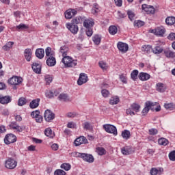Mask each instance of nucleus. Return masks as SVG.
Here are the masks:
<instances>
[{
    "label": "nucleus",
    "mask_w": 175,
    "mask_h": 175,
    "mask_svg": "<svg viewBox=\"0 0 175 175\" xmlns=\"http://www.w3.org/2000/svg\"><path fill=\"white\" fill-rule=\"evenodd\" d=\"M169 40H175V33H170L167 36Z\"/></svg>",
    "instance_id": "nucleus-64"
},
{
    "label": "nucleus",
    "mask_w": 175,
    "mask_h": 175,
    "mask_svg": "<svg viewBox=\"0 0 175 175\" xmlns=\"http://www.w3.org/2000/svg\"><path fill=\"white\" fill-rule=\"evenodd\" d=\"M137 76H139V71L137 70H134L131 74V79L136 81L137 80Z\"/></svg>",
    "instance_id": "nucleus-43"
},
{
    "label": "nucleus",
    "mask_w": 175,
    "mask_h": 175,
    "mask_svg": "<svg viewBox=\"0 0 175 175\" xmlns=\"http://www.w3.org/2000/svg\"><path fill=\"white\" fill-rule=\"evenodd\" d=\"M36 57L42 59L44 57V49H38L36 51Z\"/></svg>",
    "instance_id": "nucleus-25"
},
{
    "label": "nucleus",
    "mask_w": 175,
    "mask_h": 175,
    "mask_svg": "<svg viewBox=\"0 0 175 175\" xmlns=\"http://www.w3.org/2000/svg\"><path fill=\"white\" fill-rule=\"evenodd\" d=\"M77 14V11L73 9H69L65 12V17L67 20L72 18L74 16Z\"/></svg>",
    "instance_id": "nucleus-14"
},
{
    "label": "nucleus",
    "mask_w": 175,
    "mask_h": 175,
    "mask_svg": "<svg viewBox=\"0 0 175 175\" xmlns=\"http://www.w3.org/2000/svg\"><path fill=\"white\" fill-rule=\"evenodd\" d=\"M45 94L46 98H49V99H51V98H54V92H53L52 90L47 91Z\"/></svg>",
    "instance_id": "nucleus-57"
},
{
    "label": "nucleus",
    "mask_w": 175,
    "mask_h": 175,
    "mask_svg": "<svg viewBox=\"0 0 175 175\" xmlns=\"http://www.w3.org/2000/svg\"><path fill=\"white\" fill-rule=\"evenodd\" d=\"M31 68L33 72H35V73H38V75L40 74L42 72V66L38 63H33Z\"/></svg>",
    "instance_id": "nucleus-19"
},
{
    "label": "nucleus",
    "mask_w": 175,
    "mask_h": 175,
    "mask_svg": "<svg viewBox=\"0 0 175 175\" xmlns=\"http://www.w3.org/2000/svg\"><path fill=\"white\" fill-rule=\"evenodd\" d=\"M152 51L154 54H161L163 52V49L159 46H157L152 49Z\"/></svg>",
    "instance_id": "nucleus-37"
},
{
    "label": "nucleus",
    "mask_w": 175,
    "mask_h": 175,
    "mask_svg": "<svg viewBox=\"0 0 175 175\" xmlns=\"http://www.w3.org/2000/svg\"><path fill=\"white\" fill-rule=\"evenodd\" d=\"M158 143L160 146H167L169 141L166 138L162 137L158 139Z\"/></svg>",
    "instance_id": "nucleus-38"
},
{
    "label": "nucleus",
    "mask_w": 175,
    "mask_h": 175,
    "mask_svg": "<svg viewBox=\"0 0 175 175\" xmlns=\"http://www.w3.org/2000/svg\"><path fill=\"white\" fill-rule=\"evenodd\" d=\"M67 128H70L71 129H75V128H76V124L73 122H70L67 124Z\"/></svg>",
    "instance_id": "nucleus-63"
},
{
    "label": "nucleus",
    "mask_w": 175,
    "mask_h": 175,
    "mask_svg": "<svg viewBox=\"0 0 175 175\" xmlns=\"http://www.w3.org/2000/svg\"><path fill=\"white\" fill-rule=\"evenodd\" d=\"M62 62L67 68H75L77 65V60H75L72 57L66 55L63 56Z\"/></svg>",
    "instance_id": "nucleus-1"
},
{
    "label": "nucleus",
    "mask_w": 175,
    "mask_h": 175,
    "mask_svg": "<svg viewBox=\"0 0 175 175\" xmlns=\"http://www.w3.org/2000/svg\"><path fill=\"white\" fill-rule=\"evenodd\" d=\"M150 77V74L147 72H140L138 75V79H139L141 81H147V80H149Z\"/></svg>",
    "instance_id": "nucleus-20"
},
{
    "label": "nucleus",
    "mask_w": 175,
    "mask_h": 175,
    "mask_svg": "<svg viewBox=\"0 0 175 175\" xmlns=\"http://www.w3.org/2000/svg\"><path fill=\"white\" fill-rule=\"evenodd\" d=\"M151 103H156L154 105H151L150 110H152V111H154V110L157 112L158 111H161V105H159V103H157V102H151Z\"/></svg>",
    "instance_id": "nucleus-31"
},
{
    "label": "nucleus",
    "mask_w": 175,
    "mask_h": 175,
    "mask_svg": "<svg viewBox=\"0 0 175 175\" xmlns=\"http://www.w3.org/2000/svg\"><path fill=\"white\" fill-rule=\"evenodd\" d=\"M122 137L125 140H128V139H129V137H131V131H129L128 130L123 131L122 132Z\"/></svg>",
    "instance_id": "nucleus-36"
},
{
    "label": "nucleus",
    "mask_w": 175,
    "mask_h": 175,
    "mask_svg": "<svg viewBox=\"0 0 175 175\" xmlns=\"http://www.w3.org/2000/svg\"><path fill=\"white\" fill-rule=\"evenodd\" d=\"M127 16H129V20H131V21H132L133 18H135V13L131 10H129L127 12Z\"/></svg>",
    "instance_id": "nucleus-54"
},
{
    "label": "nucleus",
    "mask_w": 175,
    "mask_h": 175,
    "mask_svg": "<svg viewBox=\"0 0 175 175\" xmlns=\"http://www.w3.org/2000/svg\"><path fill=\"white\" fill-rule=\"evenodd\" d=\"M120 103V98L118 96H116L113 97H111L109 100V104L110 105H118Z\"/></svg>",
    "instance_id": "nucleus-35"
},
{
    "label": "nucleus",
    "mask_w": 175,
    "mask_h": 175,
    "mask_svg": "<svg viewBox=\"0 0 175 175\" xmlns=\"http://www.w3.org/2000/svg\"><path fill=\"white\" fill-rule=\"evenodd\" d=\"M121 152L123 155H130V154L135 152V150L131 146H125L122 148Z\"/></svg>",
    "instance_id": "nucleus-16"
},
{
    "label": "nucleus",
    "mask_w": 175,
    "mask_h": 175,
    "mask_svg": "<svg viewBox=\"0 0 175 175\" xmlns=\"http://www.w3.org/2000/svg\"><path fill=\"white\" fill-rule=\"evenodd\" d=\"M8 83L11 85H18L23 83V78L18 77H12L8 79Z\"/></svg>",
    "instance_id": "nucleus-6"
},
{
    "label": "nucleus",
    "mask_w": 175,
    "mask_h": 175,
    "mask_svg": "<svg viewBox=\"0 0 175 175\" xmlns=\"http://www.w3.org/2000/svg\"><path fill=\"white\" fill-rule=\"evenodd\" d=\"M16 29L23 30L28 29V26L25 24H20L16 27Z\"/></svg>",
    "instance_id": "nucleus-52"
},
{
    "label": "nucleus",
    "mask_w": 175,
    "mask_h": 175,
    "mask_svg": "<svg viewBox=\"0 0 175 175\" xmlns=\"http://www.w3.org/2000/svg\"><path fill=\"white\" fill-rule=\"evenodd\" d=\"M40 115V112L39 111H33L31 113V116L33 117V118H36L38 116Z\"/></svg>",
    "instance_id": "nucleus-60"
},
{
    "label": "nucleus",
    "mask_w": 175,
    "mask_h": 175,
    "mask_svg": "<svg viewBox=\"0 0 175 175\" xmlns=\"http://www.w3.org/2000/svg\"><path fill=\"white\" fill-rule=\"evenodd\" d=\"M169 159H170V161H175V150L171 152L169 154Z\"/></svg>",
    "instance_id": "nucleus-62"
},
{
    "label": "nucleus",
    "mask_w": 175,
    "mask_h": 175,
    "mask_svg": "<svg viewBox=\"0 0 175 175\" xmlns=\"http://www.w3.org/2000/svg\"><path fill=\"white\" fill-rule=\"evenodd\" d=\"M54 175H66V172L62 170H56Z\"/></svg>",
    "instance_id": "nucleus-58"
},
{
    "label": "nucleus",
    "mask_w": 175,
    "mask_h": 175,
    "mask_svg": "<svg viewBox=\"0 0 175 175\" xmlns=\"http://www.w3.org/2000/svg\"><path fill=\"white\" fill-rule=\"evenodd\" d=\"M98 65L101 69L103 70H107L109 66H107V64L103 61H100L98 62Z\"/></svg>",
    "instance_id": "nucleus-44"
},
{
    "label": "nucleus",
    "mask_w": 175,
    "mask_h": 175,
    "mask_svg": "<svg viewBox=\"0 0 175 175\" xmlns=\"http://www.w3.org/2000/svg\"><path fill=\"white\" fill-rule=\"evenodd\" d=\"M17 166V162L16 160L9 158L7 161H5V167L7 169H14Z\"/></svg>",
    "instance_id": "nucleus-8"
},
{
    "label": "nucleus",
    "mask_w": 175,
    "mask_h": 175,
    "mask_svg": "<svg viewBox=\"0 0 175 175\" xmlns=\"http://www.w3.org/2000/svg\"><path fill=\"white\" fill-rule=\"evenodd\" d=\"M17 142V137L14 134H7L4 138V143L5 144H11V143H16Z\"/></svg>",
    "instance_id": "nucleus-5"
},
{
    "label": "nucleus",
    "mask_w": 175,
    "mask_h": 175,
    "mask_svg": "<svg viewBox=\"0 0 175 175\" xmlns=\"http://www.w3.org/2000/svg\"><path fill=\"white\" fill-rule=\"evenodd\" d=\"M46 62L48 66H55V64H57V60L55 59V57H54V56H50L47 58Z\"/></svg>",
    "instance_id": "nucleus-22"
},
{
    "label": "nucleus",
    "mask_w": 175,
    "mask_h": 175,
    "mask_svg": "<svg viewBox=\"0 0 175 175\" xmlns=\"http://www.w3.org/2000/svg\"><path fill=\"white\" fill-rule=\"evenodd\" d=\"M10 102H12V96H0V103H1V105H8V103H10Z\"/></svg>",
    "instance_id": "nucleus-18"
},
{
    "label": "nucleus",
    "mask_w": 175,
    "mask_h": 175,
    "mask_svg": "<svg viewBox=\"0 0 175 175\" xmlns=\"http://www.w3.org/2000/svg\"><path fill=\"white\" fill-rule=\"evenodd\" d=\"M149 135H155L158 134V130L157 129H150L148 131Z\"/></svg>",
    "instance_id": "nucleus-59"
},
{
    "label": "nucleus",
    "mask_w": 175,
    "mask_h": 175,
    "mask_svg": "<svg viewBox=\"0 0 175 175\" xmlns=\"http://www.w3.org/2000/svg\"><path fill=\"white\" fill-rule=\"evenodd\" d=\"M83 129H85L86 131H92L93 129L92 125L91 124V123L88 122H85L83 124Z\"/></svg>",
    "instance_id": "nucleus-42"
},
{
    "label": "nucleus",
    "mask_w": 175,
    "mask_h": 175,
    "mask_svg": "<svg viewBox=\"0 0 175 175\" xmlns=\"http://www.w3.org/2000/svg\"><path fill=\"white\" fill-rule=\"evenodd\" d=\"M45 81L47 84H50L51 81H53V77L50 75H46L45 76Z\"/></svg>",
    "instance_id": "nucleus-61"
},
{
    "label": "nucleus",
    "mask_w": 175,
    "mask_h": 175,
    "mask_svg": "<svg viewBox=\"0 0 175 175\" xmlns=\"http://www.w3.org/2000/svg\"><path fill=\"white\" fill-rule=\"evenodd\" d=\"M87 143H88V140L84 136H81L75 141V144L77 147L81 146V144H85Z\"/></svg>",
    "instance_id": "nucleus-13"
},
{
    "label": "nucleus",
    "mask_w": 175,
    "mask_h": 175,
    "mask_svg": "<svg viewBox=\"0 0 175 175\" xmlns=\"http://www.w3.org/2000/svg\"><path fill=\"white\" fill-rule=\"evenodd\" d=\"M166 90V86L163 83L157 84V91L159 92H165Z\"/></svg>",
    "instance_id": "nucleus-32"
},
{
    "label": "nucleus",
    "mask_w": 175,
    "mask_h": 175,
    "mask_svg": "<svg viewBox=\"0 0 175 175\" xmlns=\"http://www.w3.org/2000/svg\"><path fill=\"white\" fill-rule=\"evenodd\" d=\"M45 54H46V57H54V53L51 52V49L50 47H47L45 49Z\"/></svg>",
    "instance_id": "nucleus-47"
},
{
    "label": "nucleus",
    "mask_w": 175,
    "mask_h": 175,
    "mask_svg": "<svg viewBox=\"0 0 175 175\" xmlns=\"http://www.w3.org/2000/svg\"><path fill=\"white\" fill-rule=\"evenodd\" d=\"M101 94L103 98H108V96L110 95V92L106 89H104L101 90Z\"/></svg>",
    "instance_id": "nucleus-51"
},
{
    "label": "nucleus",
    "mask_w": 175,
    "mask_h": 175,
    "mask_svg": "<svg viewBox=\"0 0 175 175\" xmlns=\"http://www.w3.org/2000/svg\"><path fill=\"white\" fill-rule=\"evenodd\" d=\"M24 55L25 59L28 62H29V61H31V59L32 58V50H31V49H26L24 51Z\"/></svg>",
    "instance_id": "nucleus-21"
},
{
    "label": "nucleus",
    "mask_w": 175,
    "mask_h": 175,
    "mask_svg": "<svg viewBox=\"0 0 175 175\" xmlns=\"http://www.w3.org/2000/svg\"><path fill=\"white\" fill-rule=\"evenodd\" d=\"M142 8L147 14H155V8L154 6L143 4Z\"/></svg>",
    "instance_id": "nucleus-7"
},
{
    "label": "nucleus",
    "mask_w": 175,
    "mask_h": 175,
    "mask_svg": "<svg viewBox=\"0 0 175 175\" xmlns=\"http://www.w3.org/2000/svg\"><path fill=\"white\" fill-rule=\"evenodd\" d=\"M117 47L118 50L122 53H126V51H128V49H129L128 44L124 43L122 42H119L117 44Z\"/></svg>",
    "instance_id": "nucleus-12"
},
{
    "label": "nucleus",
    "mask_w": 175,
    "mask_h": 175,
    "mask_svg": "<svg viewBox=\"0 0 175 175\" xmlns=\"http://www.w3.org/2000/svg\"><path fill=\"white\" fill-rule=\"evenodd\" d=\"M81 23H83V18H81V16L76 17L71 21V24H73L74 25H77V24H81Z\"/></svg>",
    "instance_id": "nucleus-34"
},
{
    "label": "nucleus",
    "mask_w": 175,
    "mask_h": 175,
    "mask_svg": "<svg viewBox=\"0 0 175 175\" xmlns=\"http://www.w3.org/2000/svg\"><path fill=\"white\" fill-rule=\"evenodd\" d=\"M164 107L166 110H173L174 109V105L173 103H165Z\"/></svg>",
    "instance_id": "nucleus-50"
},
{
    "label": "nucleus",
    "mask_w": 175,
    "mask_h": 175,
    "mask_svg": "<svg viewBox=\"0 0 175 175\" xmlns=\"http://www.w3.org/2000/svg\"><path fill=\"white\" fill-rule=\"evenodd\" d=\"M27 103V100L24 98H21L18 100V106H24Z\"/></svg>",
    "instance_id": "nucleus-55"
},
{
    "label": "nucleus",
    "mask_w": 175,
    "mask_h": 175,
    "mask_svg": "<svg viewBox=\"0 0 175 175\" xmlns=\"http://www.w3.org/2000/svg\"><path fill=\"white\" fill-rule=\"evenodd\" d=\"M132 110H134L137 113L139 112V110H140V105L137 103H133L131 106Z\"/></svg>",
    "instance_id": "nucleus-48"
},
{
    "label": "nucleus",
    "mask_w": 175,
    "mask_h": 175,
    "mask_svg": "<svg viewBox=\"0 0 175 175\" xmlns=\"http://www.w3.org/2000/svg\"><path fill=\"white\" fill-rule=\"evenodd\" d=\"M165 23L167 24V25H174L175 27V17L167 16L165 18Z\"/></svg>",
    "instance_id": "nucleus-27"
},
{
    "label": "nucleus",
    "mask_w": 175,
    "mask_h": 175,
    "mask_svg": "<svg viewBox=\"0 0 175 175\" xmlns=\"http://www.w3.org/2000/svg\"><path fill=\"white\" fill-rule=\"evenodd\" d=\"M75 157L77 158H82L83 161L85 162H88V163H92L94 161V156L87 153H80L77 152H75Z\"/></svg>",
    "instance_id": "nucleus-2"
},
{
    "label": "nucleus",
    "mask_w": 175,
    "mask_h": 175,
    "mask_svg": "<svg viewBox=\"0 0 175 175\" xmlns=\"http://www.w3.org/2000/svg\"><path fill=\"white\" fill-rule=\"evenodd\" d=\"M66 116L68 118H75V117H77L79 114L76 112H68L66 113Z\"/></svg>",
    "instance_id": "nucleus-53"
},
{
    "label": "nucleus",
    "mask_w": 175,
    "mask_h": 175,
    "mask_svg": "<svg viewBox=\"0 0 175 175\" xmlns=\"http://www.w3.org/2000/svg\"><path fill=\"white\" fill-rule=\"evenodd\" d=\"M44 133L45 136L47 137H50V139H53L55 135L53 133V130L51 128H47L44 130Z\"/></svg>",
    "instance_id": "nucleus-26"
},
{
    "label": "nucleus",
    "mask_w": 175,
    "mask_h": 175,
    "mask_svg": "<svg viewBox=\"0 0 175 175\" xmlns=\"http://www.w3.org/2000/svg\"><path fill=\"white\" fill-rule=\"evenodd\" d=\"M66 28L73 33V35H76L77 32H79V26L77 25H73V23H66Z\"/></svg>",
    "instance_id": "nucleus-11"
},
{
    "label": "nucleus",
    "mask_w": 175,
    "mask_h": 175,
    "mask_svg": "<svg viewBox=\"0 0 175 175\" xmlns=\"http://www.w3.org/2000/svg\"><path fill=\"white\" fill-rule=\"evenodd\" d=\"M151 33H154L157 36H163L166 32V29L162 27H157L154 29L150 30Z\"/></svg>",
    "instance_id": "nucleus-9"
},
{
    "label": "nucleus",
    "mask_w": 175,
    "mask_h": 175,
    "mask_svg": "<svg viewBox=\"0 0 175 175\" xmlns=\"http://www.w3.org/2000/svg\"><path fill=\"white\" fill-rule=\"evenodd\" d=\"M10 129H14L16 132H23V127L17 124V122H12L9 124Z\"/></svg>",
    "instance_id": "nucleus-17"
},
{
    "label": "nucleus",
    "mask_w": 175,
    "mask_h": 175,
    "mask_svg": "<svg viewBox=\"0 0 175 175\" xmlns=\"http://www.w3.org/2000/svg\"><path fill=\"white\" fill-rule=\"evenodd\" d=\"M44 118L47 122H51L55 118V114L50 109H46L44 113Z\"/></svg>",
    "instance_id": "nucleus-4"
},
{
    "label": "nucleus",
    "mask_w": 175,
    "mask_h": 175,
    "mask_svg": "<svg viewBox=\"0 0 175 175\" xmlns=\"http://www.w3.org/2000/svg\"><path fill=\"white\" fill-rule=\"evenodd\" d=\"M163 172V168H159V169L152 168L150 170L151 175H157V174L161 175Z\"/></svg>",
    "instance_id": "nucleus-30"
},
{
    "label": "nucleus",
    "mask_w": 175,
    "mask_h": 175,
    "mask_svg": "<svg viewBox=\"0 0 175 175\" xmlns=\"http://www.w3.org/2000/svg\"><path fill=\"white\" fill-rule=\"evenodd\" d=\"M39 102H40V98H36V99L33 100L29 104L30 108L31 109H36V107H38L39 106Z\"/></svg>",
    "instance_id": "nucleus-28"
},
{
    "label": "nucleus",
    "mask_w": 175,
    "mask_h": 175,
    "mask_svg": "<svg viewBox=\"0 0 175 175\" xmlns=\"http://www.w3.org/2000/svg\"><path fill=\"white\" fill-rule=\"evenodd\" d=\"M103 128L107 133H112L114 136H117V128L111 124H104Z\"/></svg>",
    "instance_id": "nucleus-3"
},
{
    "label": "nucleus",
    "mask_w": 175,
    "mask_h": 175,
    "mask_svg": "<svg viewBox=\"0 0 175 175\" xmlns=\"http://www.w3.org/2000/svg\"><path fill=\"white\" fill-rule=\"evenodd\" d=\"M100 40H102V38L99 35H95L93 37V42L97 46L100 44Z\"/></svg>",
    "instance_id": "nucleus-40"
},
{
    "label": "nucleus",
    "mask_w": 175,
    "mask_h": 175,
    "mask_svg": "<svg viewBox=\"0 0 175 175\" xmlns=\"http://www.w3.org/2000/svg\"><path fill=\"white\" fill-rule=\"evenodd\" d=\"M13 44H14V42H8L7 44H5L2 49L4 51H9L12 47H13Z\"/></svg>",
    "instance_id": "nucleus-33"
},
{
    "label": "nucleus",
    "mask_w": 175,
    "mask_h": 175,
    "mask_svg": "<svg viewBox=\"0 0 175 175\" xmlns=\"http://www.w3.org/2000/svg\"><path fill=\"white\" fill-rule=\"evenodd\" d=\"M59 100L61 102H70V98H69V96L65 93H62L58 96Z\"/></svg>",
    "instance_id": "nucleus-24"
},
{
    "label": "nucleus",
    "mask_w": 175,
    "mask_h": 175,
    "mask_svg": "<svg viewBox=\"0 0 175 175\" xmlns=\"http://www.w3.org/2000/svg\"><path fill=\"white\" fill-rule=\"evenodd\" d=\"M157 103H151V101H146L145 103V107L142 110V114L145 116V114H147L148 111H150V109H152L151 106H154V105H156Z\"/></svg>",
    "instance_id": "nucleus-15"
},
{
    "label": "nucleus",
    "mask_w": 175,
    "mask_h": 175,
    "mask_svg": "<svg viewBox=\"0 0 175 175\" xmlns=\"http://www.w3.org/2000/svg\"><path fill=\"white\" fill-rule=\"evenodd\" d=\"M94 21L92 19H85L83 22V27L86 29H91L92 27H94Z\"/></svg>",
    "instance_id": "nucleus-23"
},
{
    "label": "nucleus",
    "mask_w": 175,
    "mask_h": 175,
    "mask_svg": "<svg viewBox=\"0 0 175 175\" xmlns=\"http://www.w3.org/2000/svg\"><path fill=\"white\" fill-rule=\"evenodd\" d=\"M88 81V76H87V74L85 73H81L79 75V78L77 81L78 85H83V84H85V83H87Z\"/></svg>",
    "instance_id": "nucleus-10"
},
{
    "label": "nucleus",
    "mask_w": 175,
    "mask_h": 175,
    "mask_svg": "<svg viewBox=\"0 0 175 175\" xmlns=\"http://www.w3.org/2000/svg\"><path fill=\"white\" fill-rule=\"evenodd\" d=\"M96 150L98 155H106V150L104 148L98 147Z\"/></svg>",
    "instance_id": "nucleus-41"
},
{
    "label": "nucleus",
    "mask_w": 175,
    "mask_h": 175,
    "mask_svg": "<svg viewBox=\"0 0 175 175\" xmlns=\"http://www.w3.org/2000/svg\"><path fill=\"white\" fill-rule=\"evenodd\" d=\"M60 167L61 169H64V170H66V172H68L72 167V166L69 163H64L61 165Z\"/></svg>",
    "instance_id": "nucleus-46"
},
{
    "label": "nucleus",
    "mask_w": 175,
    "mask_h": 175,
    "mask_svg": "<svg viewBox=\"0 0 175 175\" xmlns=\"http://www.w3.org/2000/svg\"><path fill=\"white\" fill-rule=\"evenodd\" d=\"M151 50L152 51V46L151 45H144L142 46V51L147 53V54H150V53H151Z\"/></svg>",
    "instance_id": "nucleus-39"
},
{
    "label": "nucleus",
    "mask_w": 175,
    "mask_h": 175,
    "mask_svg": "<svg viewBox=\"0 0 175 175\" xmlns=\"http://www.w3.org/2000/svg\"><path fill=\"white\" fill-rule=\"evenodd\" d=\"M134 25L135 27H138V28H140V27H143V25H144V22L142 21H135L134 22Z\"/></svg>",
    "instance_id": "nucleus-56"
},
{
    "label": "nucleus",
    "mask_w": 175,
    "mask_h": 175,
    "mask_svg": "<svg viewBox=\"0 0 175 175\" xmlns=\"http://www.w3.org/2000/svg\"><path fill=\"white\" fill-rule=\"evenodd\" d=\"M66 51H68V48L66 47V46H63L60 47L59 53L62 54L63 57L66 55Z\"/></svg>",
    "instance_id": "nucleus-49"
},
{
    "label": "nucleus",
    "mask_w": 175,
    "mask_h": 175,
    "mask_svg": "<svg viewBox=\"0 0 175 175\" xmlns=\"http://www.w3.org/2000/svg\"><path fill=\"white\" fill-rule=\"evenodd\" d=\"M164 54L167 58H174L175 53L173 51H170V49H166L164 51Z\"/></svg>",
    "instance_id": "nucleus-29"
},
{
    "label": "nucleus",
    "mask_w": 175,
    "mask_h": 175,
    "mask_svg": "<svg viewBox=\"0 0 175 175\" xmlns=\"http://www.w3.org/2000/svg\"><path fill=\"white\" fill-rule=\"evenodd\" d=\"M118 29H117V27L116 26H110L109 28V32L111 33V35H116L117 33V31Z\"/></svg>",
    "instance_id": "nucleus-45"
}]
</instances>
